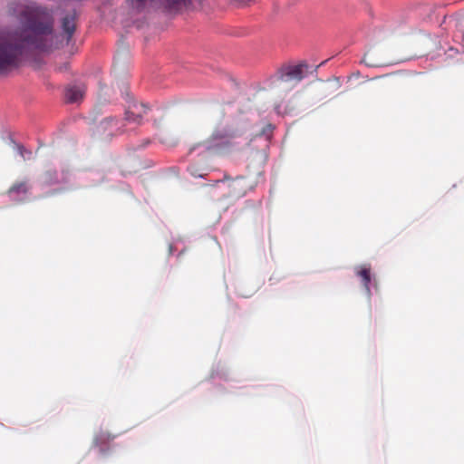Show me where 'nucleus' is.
<instances>
[{
    "instance_id": "1",
    "label": "nucleus",
    "mask_w": 464,
    "mask_h": 464,
    "mask_svg": "<svg viewBox=\"0 0 464 464\" xmlns=\"http://www.w3.org/2000/svg\"><path fill=\"white\" fill-rule=\"evenodd\" d=\"M22 28L0 30V72L17 68L29 52H45L52 48L53 19L45 7L24 6L17 15Z\"/></svg>"
},
{
    "instance_id": "2",
    "label": "nucleus",
    "mask_w": 464,
    "mask_h": 464,
    "mask_svg": "<svg viewBox=\"0 0 464 464\" xmlns=\"http://www.w3.org/2000/svg\"><path fill=\"white\" fill-rule=\"evenodd\" d=\"M241 136L238 131L227 128H217L210 138L202 144L194 146L189 153L206 150L212 153H226L236 145L235 139Z\"/></svg>"
},
{
    "instance_id": "3",
    "label": "nucleus",
    "mask_w": 464,
    "mask_h": 464,
    "mask_svg": "<svg viewBox=\"0 0 464 464\" xmlns=\"http://www.w3.org/2000/svg\"><path fill=\"white\" fill-rule=\"evenodd\" d=\"M318 66L308 65L305 63H299L297 65H288L283 67L277 74L271 77L273 82H300L308 74L316 72Z\"/></svg>"
},
{
    "instance_id": "4",
    "label": "nucleus",
    "mask_w": 464,
    "mask_h": 464,
    "mask_svg": "<svg viewBox=\"0 0 464 464\" xmlns=\"http://www.w3.org/2000/svg\"><path fill=\"white\" fill-rule=\"evenodd\" d=\"M187 0H128L130 8L137 13L143 12L149 8L165 6L167 8L175 7Z\"/></svg>"
},
{
    "instance_id": "5",
    "label": "nucleus",
    "mask_w": 464,
    "mask_h": 464,
    "mask_svg": "<svg viewBox=\"0 0 464 464\" xmlns=\"http://www.w3.org/2000/svg\"><path fill=\"white\" fill-rule=\"evenodd\" d=\"M44 183L47 185H59L58 190H65L72 187L71 183V174L68 171L48 170L44 175Z\"/></svg>"
},
{
    "instance_id": "6",
    "label": "nucleus",
    "mask_w": 464,
    "mask_h": 464,
    "mask_svg": "<svg viewBox=\"0 0 464 464\" xmlns=\"http://www.w3.org/2000/svg\"><path fill=\"white\" fill-rule=\"evenodd\" d=\"M148 110L149 108L146 104H138L136 102L132 101L126 109L123 121L129 123L140 124L142 116L147 113Z\"/></svg>"
},
{
    "instance_id": "7",
    "label": "nucleus",
    "mask_w": 464,
    "mask_h": 464,
    "mask_svg": "<svg viewBox=\"0 0 464 464\" xmlns=\"http://www.w3.org/2000/svg\"><path fill=\"white\" fill-rule=\"evenodd\" d=\"M9 198L16 203L24 202L30 198V188L27 182L14 183L8 190Z\"/></svg>"
},
{
    "instance_id": "8",
    "label": "nucleus",
    "mask_w": 464,
    "mask_h": 464,
    "mask_svg": "<svg viewBox=\"0 0 464 464\" xmlns=\"http://www.w3.org/2000/svg\"><path fill=\"white\" fill-rule=\"evenodd\" d=\"M85 93V86L82 82L69 84L65 89V99L67 102L74 103L81 101Z\"/></svg>"
},
{
    "instance_id": "9",
    "label": "nucleus",
    "mask_w": 464,
    "mask_h": 464,
    "mask_svg": "<svg viewBox=\"0 0 464 464\" xmlns=\"http://www.w3.org/2000/svg\"><path fill=\"white\" fill-rule=\"evenodd\" d=\"M74 19L75 14H68L62 19V29L67 35V42L71 40L75 31Z\"/></svg>"
},
{
    "instance_id": "10",
    "label": "nucleus",
    "mask_w": 464,
    "mask_h": 464,
    "mask_svg": "<svg viewBox=\"0 0 464 464\" xmlns=\"http://www.w3.org/2000/svg\"><path fill=\"white\" fill-rule=\"evenodd\" d=\"M8 144L24 160H28L33 158V152L24 148L22 144L14 141L12 137L8 138Z\"/></svg>"
},
{
    "instance_id": "11",
    "label": "nucleus",
    "mask_w": 464,
    "mask_h": 464,
    "mask_svg": "<svg viewBox=\"0 0 464 464\" xmlns=\"http://www.w3.org/2000/svg\"><path fill=\"white\" fill-rule=\"evenodd\" d=\"M109 442L110 434L106 432H101L94 437V444L97 448H99L101 453L102 454H105L109 450L110 447L106 446L107 444L109 445Z\"/></svg>"
},
{
    "instance_id": "12",
    "label": "nucleus",
    "mask_w": 464,
    "mask_h": 464,
    "mask_svg": "<svg viewBox=\"0 0 464 464\" xmlns=\"http://www.w3.org/2000/svg\"><path fill=\"white\" fill-rule=\"evenodd\" d=\"M357 275L362 278V285L366 290L368 296H371V285H372V277L370 273V268H362L360 270Z\"/></svg>"
},
{
    "instance_id": "13",
    "label": "nucleus",
    "mask_w": 464,
    "mask_h": 464,
    "mask_svg": "<svg viewBox=\"0 0 464 464\" xmlns=\"http://www.w3.org/2000/svg\"><path fill=\"white\" fill-rule=\"evenodd\" d=\"M102 124L110 125L111 128V130L115 129L116 130H121V126H119V120L116 118H107L102 121Z\"/></svg>"
},
{
    "instance_id": "14",
    "label": "nucleus",
    "mask_w": 464,
    "mask_h": 464,
    "mask_svg": "<svg viewBox=\"0 0 464 464\" xmlns=\"http://www.w3.org/2000/svg\"><path fill=\"white\" fill-rule=\"evenodd\" d=\"M188 171L193 177L204 178V176H205V173H203L202 171L198 170L194 166H189L188 168Z\"/></svg>"
},
{
    "instance_id": "15",
    "label": "nucleus",
    "mask_w": 464,
    "mask_h": 464,
    "mask_svg": "<svg viewBox=\"0 0 464 464\" xmlns=\"http://www.w3.org/2000/svg\"><path fill=\"white\" fill-rule=\"evenodd\" d=\"M274 130V126L272 124H267L262 130V135L266 136V140H269Z\"/></svg>"
},
{
    "instance_id": "16",
    "label": "nucleus",
    "mask_w": 464,
    "mask_h": 464,
    "mask_svg": "<svg viewBox=\"0 0 464 464\" xmlns=\"http://www.w3.org/2000/svg\"><path fill=\"white\" fill-rule=\"evenodd\" d=\"M241 180H242L241 179H237L236 180H234L233 186L234 187L238 186Z\"/></svg>"
},
{
    "instance_id": "17",
    "label": "nucleus",
    "mask_w": 464,
    "mask_h": 464,
    "mask_svg": "<svg viewBox=\"0 0 464 464\" xmlns=\"http://www.w3.org/2000/svg\"><path fill=\"white\" fill-rule=\"evenodd\" d=\"M461 45H462V53H464V32L462 34Z\"/></svg>"
},
{
    "instance_id": "18",
    "label": "nucleus",
    "mask_w": 464,
    "mask_h": 464,
    "mask_svg": "<svg viewBox=\"0 0 464 464\" xmlns=\"http://www.w3.org/2000/svg\"><path fill=\"white\" fill-rule=\"evenodd\" d=\"M169 253H170V254H172V253H173V246H172V245H170V246H169Z\"/></svg>"
},
{
    "instance_id": "19",
    "label": "nucleus",
    "mask_w": 464,
    "mask_h": 464,
    "mask_svg": "<svg viewBox=\"0 0 464 464\" xmlns=\"http://www.w3.org/2000/svg\"><path fill=\"white\" fill-rule=\"evenodd\" d=\"M95 176H98L99 178H101V174L100 173H94Z\"/></svg>"
},
{
    "instance_id": "20",
    "label": "nucleus",
    "mask_w": 464,
    "mask_h": 464,
    "mask_svg": "<svg viewBox=\"0 0 464 464\" xmlns=\"http://www.w3.org/2000/svg\"><path fill=\"white\" fill-rule=\"evenodd\" d=\"M115 439V436H112V438L110 436V440Z\"/></svg>"
},
{
    "instance_id": "21",
    "label": "nucleus",
    "mask_w": 464,
    "mask_h": 464,
    "mask_svg": "<svg viewBox=\"0 0 464 464\" xmlns=\"http://www.w3.org/2000/svg\"><path fill=\"white\" fill-rule=\"evenodd\" d=\"M122 121H119V124H120V123H122ZM120 126L121 127L122 125H120Z\"/></svg>"
}]
</instances>
